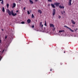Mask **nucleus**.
Here are the masks:
<instances>
[{
    "instance_id": "nucleus-1",
    "label": "nucleus",
    "mask_w": 78,
    "mask_h": 78,
    "mask_svg": "<svg viewBox=\"0 0 78 78\" xmlns=\"http://www.w3.org/2000/svg\"><path fill=\"white\" fill-rule=\"evenodd\" d=\"M6 12H7V13L9 14V16H11V14H12V15L13 16H16V15H17V13H14V12H13V10H12L11 12V11H10V10H9L7 9L6 10Z\"/></svg>"
},
{
    "instance_id": "nucleus-2",
    "label": "nucleus",
    "mask_w": 78,
    "mask_h": 78,
    "mask_svg": "<svg viewBox=\"0 0 78 78\" xmlns=\"http://www.w3.org/2000/svg\"><path fill=\"white\" fill-rule=\"evenodd\" d=\"M55 12H56V10L55 9H53V13H52L53 16H54V15H55Z\"/></svg>"
},
{
    "instance_id": "nucleus-3",
    "label": "nucleus",
    "mask_w": 78,
    "mask_h": 78,
    "mask_svg": "<svg viewBox=\"0 0 78 78\" xmlns=\"http://www.w3.org/2000/svg\"><path fill=\"white\" fill-rule=\"evenodd\" d=\"M60 4V3H57V2H55L54 4V5H56V6H58Z\"/></svg>"
},
{
    "instance_id": "nucleus-4",
    "label": "nucleus",
    "mask_w": 78,
    "mask_h": 78,
    "mask_svg": "<svg viewBox=\"0 0 78 78\" xmlns=\"http://www.w3.org/2000/svg\"><path fill=\"white\" fill-rule=\"evenodd\" d=\"M16 6V4L15 3H13V5H12V8H15Z\"/></svg>"
},
{
    "instance_id": "nucleus-5",
    "label": "nucleus",
    "mask_w": 78,
    "mask_h": 78,
    "mask_svg": "<svg viewBox=\"0 0 78 78\" xmlns=\"http://www.w3.org/2000/svg\"><path fill=\"white\" fill-rule=\"evenodd\" d=\"M71 2H72V0H69V2H68L69 5L71 6V5H72V3Z\"/></svg>"
},
{
    "instance_id": "nucleus-6",
    "label": "nucleus",
    "mask_w": 78,
    "mask_h": 78,
    "mask_svg": "<svg viewBox=\"0 0 78 78\" xmlns=\"http://www.w3.org/2000/svg\"><path fill=\"white\" fill-rule=\"evenodd\" d=\"M42 30H43V32H46V33H48V31H47L45 30V28L44 27V29H42Z\"/></svg>"
},
{
    "instance_id": "nucleus-7",
    "label": "nucleus",
    "mask_w": 78,
    "mask_h": 78,
    "mask_svg": "<svg viewBox=\"0 0 78 78\" xmlns=\"http://www.w3.org/2000/svg\"><path fill=\"white\" fill-rule=\"evenodd\" d=\"M59 7L61 9H64V6H61V5H60L59 6Z\"/></svg>"
},
{
    "instance_id": "nucleus-8",
    "label": "nucleus",
    "mask_w": 78,
    "mask_h": 78,
    "mask_svg": "<svg viewBox=\"0 0 78 78\" xmlns=\"http://www.w3.org/2000/svg\"><path fill=\"white\" fill-rule=\"evenodd\" d=\"M71 21L73 24H74V25H75V22L74 21H73V20H71Z\"/></svg>"
},
{
    "instance_id": "nucleus-9",
    "label": "nucleus",
    "mask_w": 78,
    "mask_h": 78,
    "mask_svg": "<svg viewBox=\"0 0 78 78\" xmlns=\"http://www.w3.org/2000/svg\"><path fill=\"white\" fill-rule=\"evenodd\" d=\"M50 27H54L55 25H53L52 24H50Z\"/></svg>"
},
{
    "instance_id": "nucleus-10",
    "label": "nucleus",
    "mask_w": 78,
    "mask_h": 78,
    "mask_svg": "<svg viewBox=\"0 0 78 78\" xmlns=\"http://www.w3.org/2000/svg\"><path fill=\"white\" fill-rule=\"evenodd\" d=\"M27 22L28 23H30L31 22V20H30V19H29L28 20H27Z\"/></svg>"
},
{
    "instance_id": "nucleus-11",
    "label": "nucleus",
    "mask_w": 78,
    "mask_h": 78,
    "mask_svg": "<svg viewBox=\"0 0 78 78\" xmlns=\"http://www.w3.org/2000/svg\"><path fill=\"white\" fill-rule=\"evenodd\" d=\"M37 11L38 12H39L40 14H41L42 13V11L41 10L39 9L37 10Z\"/></svg>"
},
{
    "instance_id": "nucleus-12",
    "label": "nucleus",
    "mask_w": 78,
    "mask_h": 78,
    "mask_svg": "<svg viewBox=\"0 0 78 78\" xmlns=\"http://www.w3.org/2000/svg\"><path fill=\"white\" fill-rule=\"evenodd\" d=\"M51 6L52 7V8H55V5H53V4H51Z\"/></svg>"
},
{
    "instance_id": "nucleus-13",
    "label": "nucleus",
    "mask_w": 78,
    "mask_h": 78,
    "mask_svg": "<svg viewBox=\"0 0 78 78\" xmlns=\"http://www.w3.org/2000/svg\"><path fill=\"white\" fill-rule=\"evenodd\" d=\"M69 30H70V31H71V32H74V30H73L70 28H69Z\"/></svg>"
},
{
    "instance_id": "nucleus-14",
    "label": "nucleus",
    "mask_w": 78,
    "mask_h": 78,
    "mask_svg": "<svg viewBox=\"0 0 78 78\" xmlns=\"http://www.w3.org/2000/svg\"><path fill=\"white\" fill-rule=\"evenodd\" d=\"M59 33H62V32H64V30H59Z\"/></svg>"
},
{
    "instance_id": "nucleus-15",
    "label": "nucleus",
    "mask_w": 78,
    "mask_h": 78,
    "mask_svg": "<svg viewBox=\"0 0 78 78\" xmlns=\"http://www.w3.org/2000/svg\"><path fill=\"white\" fill-rule=\"evenodd\" d=\"M29 1H30V2L31 4H33V1H32L30 0Z\"/></svg>"
},
{
    "instance_id": "nucleus-16",
    "label": "nucleus",
    "mask_w": 78,
    "mask_h": 78,
    "mask_svg": "<svg viewBox=\"0 0 78 78\" xmlns=\"http://www.w3.org/2000/svg\"><path fill=\"white\" fill-rule=\"evenodd\" d=\"M64 27H66V28H68V29H69L70 28V27H68L67 26H64Z\"/></svg>"
},
{
    "instance_id": "nucleus-17",
    "label": "nucleus",
    "mask_w": 78,
    "mask_h": 78,
    "mask_svg": "<svg viewBox=\"0 0 78 78\" xmlns=\"http://www.w3.org/2000/svg\"><path fill=\"white\" fill-rule=\"evenodd\" d=\"M2 11L3 12H5V8H4V7L2 8Z\"/></svg>"
},
{
    "instance_id": "nucleus-18",
    "label": "nucleus",
    "mask_w": 78,
    "mask_h": 78,
    "mask_svg": "<svg viewBox=\"0 0 78 78\" xmlns=\"http://www.w3.org/2000/svg\"><path fill=\"white\" fill-rule=\"evenodd\" d=\"M34 15L33 14H32V18H34Z\"/></svg>"
},
{
    "instance_id": "nucleus-19",
    "label": "nucleus",
    "mask_w": 78,
    "mask_h": 78,
    "mask_svg": "<svg viewBox=\"0 0 78 78\" xmlns=\"http://www.w3.org/2000/svg\"><path fill=\"white\" fill-rule=\"evenodd\" d=\"M45 23L44 24L45 26H47V23L46 22V21H45Z\"/></svg>"
},
{
    "instance_id": "nucleus-20",
    "label": "nucleus",
    "mask_w": 78,
    "mask_h": 78,
    "mask_svg": "<svg viewBox=\"0 0 78 78\" xmlns=\"http://www.w3.org/2000/svg\"><path fill=\"white\" fill-rule=\"evenodd\" d=\"M48 2H52V1L51 0H48Z\"/></svg>"
},
{
    "instance_id": "nucleus-21",
    "label": "nucleus",
    "mask_w": 78,
    "mask_h": 78,
    "mask_svg": "<svg viewBox=\"0 0 78 78\" xmlns=\"http://www.w3.org/2000/svg\"><path fill=\"white\" fill-rule=\"evenodd\" d=\"M1 3L2 4V5H3V0H2V2H1Z\"/></svg>"
},
{
    "instance_id": "nucleus-22",
    "label": "nucleus",
    "mask_w": 78,
    "mask_h": 78,
    "mask_svg": "<svg viewBox=\"0 0 78 78\" xmlns=\"http://www.w3.org/2000/svg\"><path fill=\"white\" fill-rule=\"evenodd\" d=\"M40 27H41V28H42L43 27V25H40Z\"/></svg>"
},
{
    "instance_id": "nucleus-23",
    "label": "nucleus",
    "mask_w": 78,
    "mask_h": 78,
    "mask_svg": "<svg viewBox=\"0 0 78 78\" xmlns=\"http://www.w3.org/2000/svg\"><path fill=\"white\" fill-rule=\"evenodd\" d=\"M7 8H8L9 7V4H7Z\"/></svg>"
},
{
    "instance_id": "nucleus-24",
    "label": "nucleus",
    "mask_w": 78,
    "mask_h": 78,
    "mask_svg": "<svg viewBox=\"0 0 78 78\" xmlns=\"http://www.w3.org/2000/svg\"><path fill=\"white\" fill-rule=\"evenodd\" d=\"M53 31H54V30H55V28L54 27H53Z\"/></svg>"
},
{
    "instance_id": "nucleus-25",
    "label": "nucleus",
    "mask_w": 78,
    "mask_h": 78,
    "mask_svg": "<svg viewBox=\"0 0 78 78\" xmlns=\"http://www.w3.org/2000/svg\"><path fill=\"white\" fill-rule=\"evenodd\" d=\"M27 14H30V12H29V11H27Z\"/></svg>"
},
{
    "instance_id": "nucleus-26",
    "label": "nucleus",
    "mask_w": 78,
    "mask_h": 78,
    "mask_svg": "<svg viewBox=\"0 0 78 78\" xmlns=\"http://www.w3.org/2000/svg\"><path fill=\"white\" fill-rule=\"evenodd\" d=\"M24 23H25V22H24L23 21L21 22V23H22V24H24Z\"/></svg>"
},
{
    "instance_id": "nucleus-27",
    "label": "nucleus",
    "mask_w": 78,
    "mask_h": 78,
    "mask_svg": "<svg viewBox=\"0 0 78 78\" xmlns=\"http://www.w3.org/2000/svg\"><path fill=\"white\" fill-rule=\"evenodd\" d=\"M61 17L60 16H58V19H60L61 18Z\"/></svg>"
},
{
    "instance_id": "nucleus-28",
    "label": "nucleus",
    "mask_w": 78,
    "mask_h": 78,
    "mask_svg": "<svg viewBox=\"0 0 78 78\" xmlns=\"http://www.w3.org/2000/svg\"><path fill=\"white\" fill-rule=\"evenodd\" d=\"M0 43H2V40L0 39Z\"/></svg>"
},
{
    "instance_id": "nucleus-29",
    "label": "nucleus",
    "mask_w": 78,
    "mask_h": 78,
    "mask_svg": "<svg viewBox=\"0 0 78 78\" xmlns=\"http://www.w3.org/2000/svg\"><path fill=\"white\" fill-rule=\"evenodd\" d=\"M42 22H41L40 23V25H42Z\"/></svg>"
},
{
    "instance_id": "nucleus-30",
    "label": "nucleus",
    "mask_w": 78,
    "mask_h": 78,
    "mask_svg": "<svg viewBox=\"0 0 78 78\" xmlns=\"http://www.w3.org/2000/svg\"><path fill=\"white\" fill-rule=\"evenodd\" d=\"M25 9H26V8L25 7H24L23 8V10H25Z\"/></svg>"
},
{
    "instance_id": "nucleus-31",
    "label": "nucleus",
    "mask_w": 78,
    "mask_h": 78,
    "mask_svg": "<svg viewBox=\"0 0 78 78\" xmlns=\"http://www.w3.org/2000/svg\"><path fill=\"white\" fill-rule=\"evenodd\" d=\"M34 25H33L32 26V28H34Z\"/></svg>"
},
{
    "instance_id": "nucleus-32",
    "label": "nucleus",
    "mask_w": 78,
    "mask_h": 78,
    "mask_svg": "<svg viewBox=\"0 0 78 78\" xmlns=\"http://www.w3.org/2000/svg\"><path fill=\"white\" fill-rule=\"evenodd\" d=\"M7 38V36H6L5 37V39H6Z\"/></svg>"
},
{
    "instance_id": "nucleus-33",
    "label": "nucleus",
    "mask_w": 78,
    "mask_h": 78,
    "mask_svg": "<svg viewBox=\"0 0 78 78\" xmlns=\"http://www.w3.org/2000/svg\"><path fill=\"white\" fill-rule=\"evenodd\" d=\"M36 2H37L38 1V0H35Z\"/></svg>"
},
{
    "instance_id": "nucleus-34",
    "label": "nucleus",
    "mask_w": 78,
    "mask_h": 78,
    "mask_svg": "<svg viewBox=\"0 0 78 78\" xmlns=\"http://www.w3.org/2000/svg\"><path fill=\"white\" fill-rule=\"evenodd\" d=\"M5 51V50H3V51H2V53H3V51Z\"/></svg>"
},
{
    "instance_id": "nucleus-35",
    "label": "nucleus",
    "mask_w": 78,
    "mask_h": 78,
    "mask_svg": "<svg viewBox=\"0 0 78 78\" xmlns=\"http://www.w3.org/2000/svg\"><path fill=\"white\" fill-rule=\"evenodd\" d=\"M19 12V11H18V10H17V11H16V12Z\"/></svg>"
},
{
    "instance_id": "nucleus-36",
    "label": "nucleus",
    "mask_w": 78,
    "mask_h": 78,
    "mask_svg": "<svg viewBox=\"0 0 78 78\" xmlns=\"http://www.w3.org/2000/svg\"><path fill=\"white\" fill-rule=\"evenodd\" d=\"M61 12L62 14H63V12Z\"/></svg>"
},
{
    "instance_id": "nucleus-37",
    "label": "nucleus",
    "mask_w": 78,
    "mask_h": 78,
    "mask_svg": "<svg viewBox=\"0 0 78 78\" xmlns=\"http://www.w3.org/2000/svg\"><path fill=\"white\" fill-rule=\"evenodd\" d=\"M48 6H50V4H48Z\"/></svg>"
},
{
    "instance_id": "nucleus-38",
    "label": "nucleus",
    "mask_w": 78,
    "mask_h": 78,
    "mask_svg": "<svg viewBox=\"0 0 78 78\" xmlns=\"http://www.w3.org/2000/svg\"><path fill=\"white\" fill-rule=\"evenodd\" d=\"M30 12H31V11L30 10Z\"/></svg>"
},
{
    "instance_id": "nucleus-39",
    "label": "nucleus",
    "mask_w": 78,
    "mask_h": 78,
    "mask_svg": "<svg viewBox=\"0 0 78 78\" xmlns=\"http://www.w3.org/2000/svg\"><path fill=\"white\" fill-rule=\"evenodd\" d=\"M64 13H65V12L64 11H63Z\"/></svg>"
},
{
    "instance_id": "nucleus-40",
    "label": "nucleus",
    "mask_w": 78,
    "mask_h": 78,
    "mask_svg": "<svg viewBox=\"0 0 78 78\" xmlns=\"http://www.w3.org/2000/svg\"><path fill=\"white\" fill-rule=\"evenodd\" d=\"M2 31H3V29H2Z\"/></svg>"
},
{
    "instance_id": "nucleus-41",
    "label": "nucleus",
    "mask_w": 78,
    "mask_h": 78,
    "mask_svg": "<svg viewBox=\"0 0 78 78\" xmlns=\"http://www.w3.org/2000/svg\"><path fill=\"white\" fill-rule=\"evenodd\" d=\"M1 1H2V0H0V2H1Z\"/></svg>"
},
{
    "instance_id": "nucleus-42",
    "label": "nucleus",
    "mask_w": 78,
    "mask_h": 78,
    "mask_svg": "<svg viewBox=\"0 0 78 78\" xmlns=\"http://www.w3.org/2000/svg\"><path fill=\"white\" fill-rule=\"evenodd\" d=\"M35 21L36 22H37V20H36Z\"/></svg>"
},
{
    "instance_id": "nucleus-43",
    "label": "nucleus",
    "mask_w": 78,
    "mask_h": 78,
    "mask_svg": "<svg viewBox=\"0 0 78 78\" xmlns=\"http://www.w3.org/2000/svg\"><path fill=\"white\" fill-rule=\"evenodd\" d=\"M1 61V58H0V61Z\"/></svg>"
},
{
    "instance_id": "nucleus-44",
    "label": "nucleus",
    "mask_w": 78,
    "mask_h": 78,
    "mask_svg": "<svg viewBox=\"0 0 78 78\" xmlns=\"http://www.w3.org/2000/svg\"><path fill=\"white\" fill-rule=\"evenodd\" d=\"M50 71H51V69H50Z\"/></svg>"
},
{
    "instance_id": "nucleus-45",
    "label": "nucleus",
    "mask_w": 78,
    "mask_h": 78,
    "mask_svg": "<svg viewBox=\"0 0 78 78\" xmlns=\"http://www.w3.org/2000/svg\"><path fill=\"white\" fill-rule=\"evenodd\" d=\"M64 53H65V51H64Z\"/></svg>"
},
{
    "instance_id": "nucleus-46",
    "label": "nucleus",
    "mask_w": 78,
    "mask_h": 78,
    "mask_svg": "<svg viewBox=\"0 0 78 78\" xmlns=\"http://www.w3.org/2000/svg\"><path fill=\"white\" fill-rule=\"evenodd\" d=\"M76 29L77 30V29Z\"/></svg>"
},
{
    "instance_id": "nucleus-47",
    "label": "nucleus",
    "mask_w": 78,
    "mask_h": 78,
    "mask_svg": "<svg viewBox=\"0 0 78 78\" xmlns=\"http://www.w3.org/2000/svg\"><path fill=\"white\" fill-rule=\"evenodd\" d=\"M19 0L20 1V0Z\"/></svg>"
},
{
    "instance_id": "nucleus-48",
    "label": "nucleus",
    "mask_w": 78,
    "mask_h": 78,
    "mask_svg": "<svg viewBox=\"0 0 78 78\" xmlns=\"http://www.w3.org/2000/svg\"><path fill=\"white\" fill-rule=\"evenodd\" d=\"M0 52H1V51H0Z\"/></svg>"
}]
</instances>
